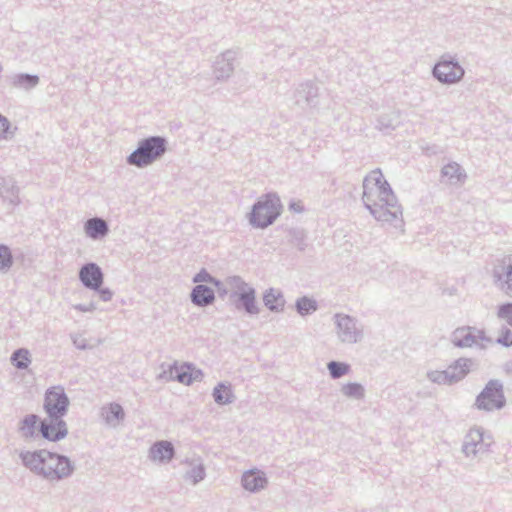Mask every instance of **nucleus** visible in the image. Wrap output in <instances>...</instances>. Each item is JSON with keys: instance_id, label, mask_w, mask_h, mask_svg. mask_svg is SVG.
Wrapping results in <instances>:
<instances>
[{"instance_id": "nucleus-1", "label": "nucleus", "mask_w": 512, "mask_h": 512, "mask_svg": "<svg viewBox=\"0 0 512 512\" xmlns=\"http://www.w3.org/2000/svg\"><path fill=\"white\" fill-rule=\"evenodd\" d=\"M363 200L379 221L390 222L402 215L395 195L379 170L372 171L365 178Z\"/></svg>"}, {"instance_id": "nucleus-2", "label": "nucleus", "mask_w": 512, "mask_h": 512, "mask_svg": "<svg viewBox=\"0 0 512 512\" xmlns=\"http://www.w3.org/2000/svg\"><path fill=\"white\" fill-rule=\"evenodd\" d=\"M25 467L50 480H59L72 473L70 460L48 450H38L22 454Z\"/></svg>"}, {"instance_id": "nucleus-3", "label": "nucleus", "mask_w": 512, "mask_h": 512, "mask_svg": "<svg viewBox=\"0 0 512 512\" xmlns=\"http://www.w3.org/2000/svg\"><path fill=\"white\" fill-rule=\"evenodd\" d=\"M280 213L279 199L268 195L254 205L250 222L260 228L270 225Z\"/></svg>"}, {"instance_id": "nucleus-4", "label": "nucleus", "mask_w": 512, "mask_h": 512, "mask_svg": "<svg viewBox=\"0 0 512 512\" xmlns=\"http://www.w3.org/2000/svg\"><path fill=\"white\" fill-rule=\"evenodd\" d=\"M165 151L164 140L159 137H152L140 144L128 158L132 165L145 166L152 163Z\"/></svg>"}, {"instance_id": "nucleus-5", "label": "nucleus", "mask_w": 512, "mask_h": 512, "mask_svg": "<svg viewBox=\"0 0 512 512\" xmlns=\"http://www.w3.org/2000/svg\"><path fill=\"white\" fill-rule=\"evenodd\" d=\"M504 403L502 386L495 381L489 382L476 399V406L487 411L500 409Z\"/></svg>"}, {"instance_id": "nucleus-6", "label": "nucleus", "mask_w": 512, "mask_h": 512, "mask_svg": "<svg viewBox=\"0 0 512 512\" xmlns=\"http://www.w3.org/2000/svg\"><path fill=\"white\" fill-rule=\"evenodd\" d=\"M69 406V400L61 387L47 390L44 399V409L50 417H62Z\"/></svg>"}, {"instance_id": "nucleus-7", "label": "nucleus", "mask_w": 512, "mask_h": 512, "mask_svg": "<svg viewBox=\"0 0 512 512\" xmlns=\"http://www.w3.org/2000/svg\"><path fill=\"white\" fill-rule=\"evenodd\" d=\"M491 444L490 436L485 437L480 429L473 428L465 436L463 451L466 456L483 455L489 451Z\"/></svg>"}, {"instance_id": "nucleus-8", "label": "nucleus", "mask_w": 512, "mask_h": 512, "mask_svg": "<svg viewBox=\"0 0 512 512\" xmlns=\"http://www.w3.org/2000/svg\"><path fill=\"white\" fill-rule=\"evenodd\" d=\"M61 417H50L48 421H41L40 433L48 441L57 442L68 434V428Z\"/></svg>"}, {"instance_id": "nucleus-9", "label": "nucleus", "mask_w": 512, "mask_h": 512, "mask_svg": "<svg viewBox=\"0 0 512 512\" xmlns=\"http://www.w3.org/2000/svg\"><path fill=\"white\" fill-rule=\"evenodd\" d=\"M434 75L441 82L453 83L463 76V70L455 62L441 61L435 66Z\"/></svg>"}, {"instance_id": "nucleus-10", "label": "nucleus", "mask_w": 512, "mask_h": 512, "mask_svg": "<svg viewBox=\"0 0 512 512\" xmlns=\"http://www.w3.org/2000/svg\"><path fill=\"white\" fill-rule=\"evenodd\" d=\"M80 279L85 286L97 289L102 284V273L95 264H88L80 271Z\"/></svg>"}, {"instance_id": "nucleus-11", "label": "nucleus", "mask_w": 512, "mask_h": 512, "mask_svg": "<svg viewBox=\"0 0 512 512\" xmlns=\"http://www.w3.org/2000/svg\"><path fill=\"white\" fill-rule=\"evenodd\" d=\"M266 483L267 480L264 474L257 470L247 471L242 476L243 487L251 492L264 488Z\"/></svg>"}, {"instance_id": "nucleus-12", "label": "nucleus", "mask_w": 512, "mask_h": 512, "mask_svg": "<svg viewBox=\"0 0 512 512\" xmlns=\"http://www.w3.org/2000/svg\"><path fill=\"white\" fill-rule=\"evenodd\" d=\"M174 456V449L170 442L161 441L155 443L150 449V457L153 461H170Z\"/></svg>"}, {"instance_id": "nucleus-13", "label": "nucleus", "mask_w": 512, "mask_h": 512, "mask_svg": "<svg viewBox=\"0 0 512 512\" xmlns=\"http://www.w3.org/2000/svg\"><path fill=\"white\" fill-rule=\"evenodd\" d=\"M265 306L272 311H280L283 309L285 300L282 293L277 289L268 290L263 297Z\"/></svg>"}, {"instance_id": "nucleus-14", "label": "nucleus", "mask_w": 512, "mask_h": 512, "mask_svg": "<svg viewBox=\"0 0 512 512\" xmlns=\"http://www.w3.org/2000/svg\"><path fill=\"white\" fill-rule=\"evenodd\" d=\"M237 301L240 302V305L243 306L247 312L255 313L257 311L255 293L252 288L244 286L241 292L237 294Z\"/></svg>"}, {"instance_id": "nucleus-15", "label": "nucleus", "mask_w": 512, "mask_h": 512, "mask_svg": "<svg viewBox=\"0 0 512 512\" xmlns=\"http://www.w3.org/2000/svg\"><path fill=\"white\" fill-rule=\"evenodd\" d=\"M495 273L498 279L506 284L507 293L512 296V257L499 266Z\"/></svg>"}, {"instance_id": "nucleus-16", "label": "nucleus", "mask_w": 512, "mask_h": 512, "mask_svg": "<svg viewBox=\"0 0 512 512\" xmlns=\"http://www.w3.org/2000/svg\"><path fill=\"white\" fill-rule=\"evenodd\" d=\"M107 225L102 219H90L85 224L86 234L91 238H98L107 233Z\"/></svg>"}, {"instance_id": "nucleus-17", "label": "nucleus", "mask_w": 512, "mask_h": 512, "mask_svg": "<svg viewBox=\"0 0 512 512\" xmlns=\"http://www.w3.org/2000/svg\"><path fill=\"white\" fill-rule=\"evenodd\" d=\"M192 299L198 305H206L212 302L214 293L210 288L204 285H198L193 290Z\"/></svg>"}, {"instance_id": "nucleus-18", "label": "nucleus", "mask_w": 512, "mask_h": 512, "mask_svg": "<svg viewBox=\"0 0 512 512\" xmlns=\"http://www.w3.org/2000/svg\"><path fill=\"white\" fill-rule=\"evenodd\" d=\"M40 424L36 415H28L23 419L20 429L25 436L32 437L40 431Z\"/></svg>"}, {"instance_id": "nucleus-19", "label": "nucleus", "mask_w": 512, "mask_h": 512, "mask_svg": "<svg viewBox=\"0 0 512 512\" xmlns=\"http://www.w3.org/2000/svg\"><path fill=\"white\" fill-rule=\"evenodd\" d=\"M341 391L349 399L359 400L365 395L364 388L359 383H347L342 386Z\"/></svg>"}, {"instance_id": "nucleus-20", "label": "nucleus", "mask_w": 512, "mask_h": 512, "mask_svg": "<svg viewBox=\"0 0 512 512\" xmlns=\"http://www.w3.org/2000/svg\"><path fill=\"white\" fill-rule=\"evenodd\" d=\"M199 376L198 371H194L190 366H181L177 371L176 378L179 382L189 385Z\"/></svg>"}, {"instance_id": "nucleus-21", "label": "nucleus", "mask_w": 512, "mask_h": 512, "mask_svg": "<svg viewBox=\"0 0 512 512\" xmlns=\"http://www.w3.org/2000/svg\"><path fill=\"white\" fill-rule=\"evenodd\" d=\"M104 416L107 422L113 423L124 417L123 409L118 404H110L104 409Z\"/></svg>"}, {"instance_id": "nucleus-22", "label": "nucleus", "mask_w": 512, "mask_h": 512, "mask_svg": "<svg viewBox=\"0 0 512 512\" xmlns=\"http://www.w3.org/2000/svg\"><path fill=\"white\" fill-rule=\"evenodd\" d=\"M453 341L458 346H470L473 342L470 330L467 328H459L454 332Z\"/></svg>"}, {"instance_id": "nucleus-23", "label": "nucleus", "mask_w": 512, "mask_h": 512, "mask_svg": "<svg viewBox=\"0 0 512 512\" xmlns=\"http://www.w3.org/2000/svg\"><path fill=\"white\" fill-rule=\"evenodd\" d=\"M214 398L219 404H226L230 402L232 398L231 388L224 384L218 385L214 390Z\"/></svg>"}, {"instance_id": "nucleus-24", "label": "nucleus", "mask_w": 512, "mask_h": 512, "mask_svg": "<svg viewBox=\"0 0 512 512\" xmlns=\"http://www.w3.org/2000/svg\"><path fill=\"white\" fill-rule=\"evenodd\" d=\"M297 310L301 315H307L310 314L317 309V303L315 300L308 298V297H302L297 301Z\"/></svg>"}, {"instance_id": "nucleus-25", "label": "nucleus", "mask_w": 512, "mask_h": 512, "mask_svg": "<svg viewBox=\"0 0 512 512\" xmlns=\"http://www.w3.org/2000/svg\"><path fill=\"white\" fill-rule=\"evenodd\" d=\"M12 362L17 368H27L30 363V354L28 350L19 349L12 356Z\"/></svg>"}, {"instance_id": "nucleus-26", "label": "nucleus", "mask_w": 512, "mask_h": 512, "mask_svg": "<svg viewBox=\"0 0 512 512\" xmlns=\"http://www.w3.org/2000/svg\"><path fill=\"white\" fill-rule=\"evenodd\" d=\"M443 176L446 177L448 180H456L460 181L462 179V171L458 164L456 163H450L444 166L442 170Z\"/></svg>"}, {"instance_id": "nucleus-27", "label": "nucleus", "mask_w": 512, "mask_h": 512, "mask_svg": "<svg viewBox=\"0 0 512 512\" xmlns=\"http://www.w3.org/2000/svg\"><path fill=\"white\" fill-rule=\"evenodd\" d=\"M328 369L333 378H340L350 371V366L346 363L332 361L328 364Z\"/></svg>"}, {"instance_id": "nucleus-28", "label": "nucleus", "mask_w": 512, "mask_h": 512, "mask_svg": "<svg viewBox=\"0 0 512 512\" xmlns=\"http://www.w3.org/2000/svg\"><path fill=\"white\" fill-rule=\"evenodd\" d=\"M498 316L512 326V304L502 305L498 310Z\"/></svg>"}, {"instance_id": "nucleus-29", "label": "nucleus", "mask_w": 512, "mask_h": 512, "mask_svg": "<svg viewBox=\"0 0 512 512\" xmlns=\"http://www.w3.org/2000/svg\"><path fill=\"white\" fill-rule=\"evenodd\" d=\"M11 264V254L7 247L0 246V270Z\"/></svg>"}, {"instance_id": "nucleus-30", "label": "nucleus", "mask_w": 512, "mask_h": 512, "mask_svg": "<svg viewBox=\"0 0 512 512\" xmlns=\"http://www.w3.org/2000/svg\"><path fill=\"white\" fill-rule=\"evenodd\" d=\"M10 129L9 121L0 115V137H6Z\"/></svg>"}, {"instance_id": "nucleus-31", "label": "nucleus", "mask_w": 512, "mask_h": 512, "mask_svg": "<svg viewBox=\"0 0 512 512\" xmlns=\"http://www.w3.org/2000/svg\"><path fill=\"white\" fill-rule=\"evenodd\" d=\"M498 341L505 346L512 345V333L510 331H505Z\"/></svg>"}, {"instance_id": "nucleus-32", "label": "nucleus", "mask_w": 512, "mask_h": 512, "mask_svg": "<svg viewBox=\"0 0 512 512\" xmlns=\"http://www.w3.org/2000/svg\"><path fill=\"white\" fill-rule=\"evenodd\" d=\"M290 208L295 212H300L303 209L301 202H295L290 205Z\"/></svg>"}, {"instance_id": "nucleus-33", "label": "nucleus", "mask_w": 512, "mask_h": 512, "mask_svg": "<svg viewBox=\"0 0 512 512\" xmlns=\"http://www.w3.org/2000/svg\"><path fill=\"white\" fill-rule=\"evenodd\" d=\"M204 279H205V277L200 273V274H198V275L195 277L194 281H195V282H198V281H201V280H204Z\"/></svg>"}, {"instance_id": "nucleus-34", "label": "nucleus", "mask_w": 512, "mask_h": 512, "mask_svg": "<svg viewBox=\"0 0 512 512\" xmlns=\"http://www.w3.org/2000/svg\"><path fill=\"white\" fill-rule=\"evenodd\" d=\"M32 84L37 83V77H27Z\"/></svg>"}, {"instance_id": "nucleus-35", "label": "nucleus", "mask_w": 512, "mask_h": 512, "mask_svg": "<svg viewBox=\"0 0 512 512\" xmlns=\"http://www.w3.org/2000/svg\"><path fill=\"white\" fill-rule=\"evenodd\" d=\"M197 475H198V477H199L200 479H202V478H203V470H202V469H199V470H198V474H197Z\"/></svg>"}]
</instances>
